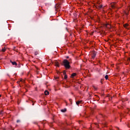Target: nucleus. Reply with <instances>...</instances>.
Here are the masks:
<instances>
[{
  "label": "nucleus",
  "mask_w": 130,
  "mask_h": 130,
  "mask_svg": "<svg viewBox=\"0 0 130 130\" xmlns=\"http://www.w3.org/2000/svg\"><path fill=\"white\" fill-rule=\"evenodd\" d=\"M70 102H71V104H72V102H73V100H72L71 99L70 100Z\"/></svg>",
  "instance_id": "nucleus-19"
},
{
  "label": "nucleus",
  "mask_w": 130,
  "mask_h": 130,
  "mask_svg": "<svg viewBox=\"0 0 130 130\" xmlns=\"http://www.w3.org/2000/svg\"><path fill=\"white\" fill-rule=\"evenodd\" d=\"M116 6V3L115 2H113L111 4V7L112 8V9H114Z\"/></svg>",
  "instance_id": "nucleus-3"
},
{
  "label": "nucleus",
  "mask_w": 130,
  "mask_h": 130,
  "mask_svg": "<svg viewBox=\"0 0 130 130\" xmlns=\"http://www.w3.org/2000/svg\"><path fill=\"white\" fill-rule=\"evenodd\" d=\"M128 9L129 10V11H130V7H128Z\"/></svg>",
  "instance_id": "nucleus-21"
},
{
  "label": "nucleus",
  "mask_w": 130,
  "mask_h": 130,
  "mask_svg": "<svg viewBox=\"0 0 130 130\" xmlns=\"http://www.w3.org/2000/svg\"><path fill=\"white\" fill-rule=\"evenodd\" d=\"M64 79H68V76L65 75L64 77Z\"/></svg>",
  "instance_id": "nucleus-17"
},
{
  "label": "nucleus",
  "mask_w": 130,
  "mask_h": 130,
  "mask_svg": "<svg viewBox=\"0 0 130 130\" xmlns=\"http://www.w3.org/2000/svg\"><path fill=\"white\" fill-rule=\"evenodd\" d=\"M83 102V101L80 100L76 102L77 105H79V104H82V103Z\"/></svg>",
  "instance_id": "nucleus-4"
},
{
  "label": "nucleus",
  "mask_w": 130,
  "mask_h": 130,
  "mask_svg": "<svg viewBox=\"0 0 130 130\" xmlns=\"http://www.w3.org/2000/svg\"><path fill=\"white\" fill-rule=\"evenodd\" d=\"M100 3H101L100 1H97V4L98 5H99L100 4Z\"/></svg>",
  "instance_id": "nucleus-18"
},
{
  "label": "nucleus",
  "mask_w": 130,
  "mask_h": 130,
  "mask_svg": "<svg viewBox=\"0 0 130 130\" xmlns=\"http://www.w3.org/2000/svg\"><path fill=\"white\" fill-rule=\"evenodd\" d=\"M129 25L128 24L125 23V24H123V27H124V28H125V29H127V27H128V26H129Z\"/></svg>",
  "instance_id": "nucleus-5"
},
{
  "label": "nucleus",
  "mask_w": 130,
  "mask_h": 130,
  "mask_svg": "<svg viewBox=\"0 0 130 130\" xmlns=\"http://www.w3.org/2000/svg\"><path fill=\"white\" fill-rule=\"evenodd\" d=\"M61 112H66L67 111V109H63L61 110Z\"/></svg>",
  "instance_id": "nucleus-12"
},
{
  "label": "nucleus",
  "mask_w": 130,
  "mask_h": 130,
  "mask_svg": "<svg viewBox=\"0 0 130 130\" xmlns=\"http://www.w3.org/2000/svg\"><path fill=\"white\" fill-rule=\"evenodd\" d=\"M10 62H11V63H12L13 66H17V62L16 61H10Z\"/></svg>",
  "instance_id": "nucleus-6"
},
{
  "label": "nucleus",
  "mask_w": 130,
  "mask_h": 130,
  "mask_svg": "<svg viewBox=\"0 0 130 130\" xmlns=\"http://www.w3.org/2000/svg\"><path fill=\"white\" fill-rule=\"evenodd\" d=\"M35 55H37L38 54H39V52H38V51H36L35 52Z\"/></svg>",
  "instance_id": "nucleus-14"
},
{
  "label": "nucleus",
  "mask_w": 130,
  "mask_h": 130,
  "mask_svg": "<svg viewBox=\"0 0 130 130\" xmlns=\"http://www.w3.org/2000/svg\"><path fill=\"white\" fill-rule=\"evenodd\" d=\"M77 76V73H74L71 75V78H74V77H76Z\"/></svg>",
  "instance_id": "nucleus-7"
},
{
  "label": "nucleus",
  "mask_w": 130,
  "mask_h": 130,
  "mask_svg": "<svg viewBox=\"0 0 130 130\" xmlns=\"http://www.w3.org/2000/svg\"><path fill=\"white\" fill-rule=\"evenodd\" d=\"M6 50L7 49H6V47H4L2 49V50L1 51H2V52H5Z\"/></svg>",
  "instance_id": "nucleus-10"
},
{
  "label": "nucleus",
  "mask_w": 130,
  "mask_h": 130,
  "mask_svg": "<svg viewBox=\"0 0 130 130\" xmlns=\"http://www.w3.org/2000/svg\"><path fill=\"white\" fill-rule=\"evenodd\" d=\"M107 28H108L109 29H110L111 28V25L110 24H107L106 25Z\"/></svg>",
  "instance_id": "nucleus-9"
},
{
  "label": "nucleus",
  "mask_w": 130,
  "mask_h": 130,
  "mask_svg": "<svg viewBox=\"0 0 130 130\" xmlns=\"http://www.w3.org/2000/svg\"><path fill=\"white\" fill-rule=\"evenodd\" d=\"M98 7L99 8V9H101L102 8V5H98Z\"/></svg>",
  "instance_id": "nucleus-15"
},
{
  "label": "nucleus",
  "mask_w": 130,
  "mask_h": 130,
  "mask_svg": "<svg viewBox=\"0 0 130 130\" xmlns=\"http://www.w3.org/2000/svg\"><path fill=\"white\" fill-rule=\"evenodd\" d=\"M55 66L59 67V63L58 62H56L55 63Z\"/></svg>",
  "instance_id": "nucleus-13"
},
{
  "label": "nucleus",
  "mask_w": 130,
  "mask_h": 130,
  "mask_svg": "<svg viewBox=\"0 0 130 130\" xmlns=\"http://www.w3.org/2000/svg\"><path fill=\"white\" fill-rule=\"evenodd\" d=\"M0 97H2V95L0 94Z\"/></svg>",
  "instance_id": "nucleus-22"
},
{
  "label": "nucleus",
  "mask_w": 130,
  "mask_h": 130,
  "mask_svg": "<svg viewBox=\"0 0 130 130\" xmlns=\"http://www.w3.org/2000/svg\"><path fill=\"white\" fill-rule=\"evenodd\" d=\"M105 78L106 79V80H108V75H106L105 76Z\"/></svg>",
  "instance_id": "nucleus-16"
},
{
  "label": "nucleus",
  "mask_w": 130,
  "mask_h": 130,
  "mask_svg": "<svg viewBox=\"0 0 130 130\" xmlns=\"http://www.w3.org/2000/svg\"><path fill=\"white\" fill-rule=\"evenodd\" d=\"M67 58H69V57H67Z\"/></svg>",
  "instance_id": "nucleus-23"
},
{
  "label": "nucleus",
  "mask_w": 130,
  "mask_h": 130,
  "mask_svg": "<svg viewBox=\"0 0 130 130\" xmlns=\"http://www.w3.org/2000/svg\"><path fill=\"white\" fill-rule=\"evenodd\" d=\"M44 93H45V95H49V92H48V91L47 90H45Z\"/></svg>",
  "instance_id": "nucleus-8"
},
{
  "label": "nucleus",
  "mask_w": 130,
  "mask_h": 130,
  "mask_svg": "<svg viewBox=\"0 0 130 130\" xmlns=\"http://www.w3.org/2000/svg\"><path fill=\"white\" fill-rule=\"evenodd\" d=\"M17 122H20V120H17Z\"/></svg>",
  "instance_id": "nucleus-20"
},
{
  "label": "nucleus",
  "mask_w": 130,
  "mask_h": 130,
  "mask_svg": "<svg viewBox=\"0 0 130 130\" xmlns=\"http://www.w3.org/2000/svg\"><path fill=\"white\" fill-rule=\"evenodd\" d=\"M63 65L66 69H69L70 68H71V66H70V62L68 61L67 59H64L63 61Z\"/></svg>",
  "instance_id": "nucleus-1"
},
{
  "label": "nucleus",
  "mask_w": 130,
  "mask_h": 130,
  "mask_svg": "<svg viewBox=\"0 0 130 130\" xmlns=\"http://www.w3.org/2000/svg\"><path fill=\"white\" fill-rule=\"evenodd\" d=\"M96 57V52L95 51H92L91 52V57L93 59H94L95 58V57Z\"/></svg>",
  "instance_id": "nucleus-2"
},
{
  "label": "nucleus",
  "mask_w": 130,
  "mask_h": 130,
  "mask_svg": "<svg viewBox=\"0 0 130 130\" xmlns=\"http://www.w3.org/2000/svg\"><path fill=\"white\" fill-rule=\"evenodd\" d=\"M19 82H21V83H25V80H23V79H20Z\"/></svg>",
  "instance_id": "nucleus-11"
}]
</instances>
